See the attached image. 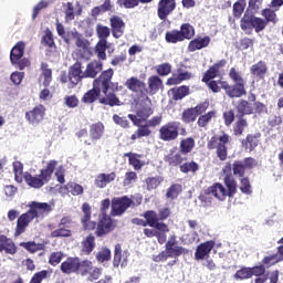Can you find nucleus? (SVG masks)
I'll use <instances>...</instances> for the list:
<instances>
[{"label":"nucleus","instance_id":"nucleus-1","mask_svg":"<svg viewBox=\"0 0 283 283\" xmlns=\"http://www.w3.org/2000/svg\"><path fill=\"white\" fill-rule=\"evenodd\" d=\"M29 207L30 210L18 218L15 235H21V233H25V229H28L30 222H32L34 218L45 216V213H50V211H52V206L45 202L33 201L29 205Z\"/></svg>","mask_w":283,"mask_h":283},{"label":"nucleus","instance_id":"nucleus-2","mask_svg":"<svg viewBox=\"0 0 283 283\" xmlns=\"http://www.w3.org/2000/svg\"><path fill=\"white\" fill-rule=\"evenodd\" d=\"M57 166L59 161L51 159L46 163L45 168L40 171L39 176H32L30 172H24L23 180L29 187H32L33 189H41L43 185L50 182L52 174H54V169H56Z\"/></svg>","mask_w":283,"mask_h":283},{"label":"nucleus","instance_id":"nucleus-3","mask_svg":"<svg viewBox=\"0 0 283 283\" xmlns=\"http://www.w3.org/2000/svg\"><path fill=\"white\" fill-rule=\"evenodd\" d=\"M224 184L227 187H224L222 184L212 185L208 188L207 193L214 196L217 200H220L221 202H224L227 198H233L238 189V184H235V181L231 178H226Z\"/></svg>","mask_w":283,"mask_h":283},{"label":"nucleus","instance_id":"nucleus-4","mask_svg":"<svg viewBox=\"0 0 283 283\" xmlns=\"http://www.w3.org/2000/svg\"><path fill=\"white\" fill-rule=\"evenodd\" d=\"M227 65V61L221 60L217 64H214L212 67H210L207 73L205 74L202 81L203 83H207L208 87L212 90L214 93L220 92V90L227 88V82L224 81H214L216 76H220L221 67H224Z\"/></svg>","mask_w":283,"mask_h":283},{"label":"nucleus","instance_id":"nucleus-5","mask_svg":"<svg viewBox=\"0 0 283 283\" xmlns=\"http://www.w3.org/2000/svg\"><path fill=\"white\" fill-rule=\"evenodd\" d=\"M229 144V136L227 134L217 135L211 138L208 144L210 149H217L220 160H227V145Z\"/></svg>","mask_w":283,"mask_h":283},{"label":"nucleus","instance_id":"nucleus-6","mask_svg":"<svg viewBox=\"0 0 283 283\" xmlns=\"http://www.w3.org/2000/svg\"><path fill=\"white\" fill-rule=\"evenodd\" d=\"M114 229H116V221H114L112 217L107 214H103L97 222L95 235H97V238H103V235H107V233H112Z\"/></svg>","mask_w":283,"mask_h":283},{"label":"nucleus","instance_id":"nucleus-7","mask_svg":"<svg viewBox=\"0 0 283 283\" xmlns=\"http://www.w3.org/2000/svg\"><path fill=\"white\" fill-rule=\"evenodd\" d=\"M180 127V123L178 122H170L166 125H164L159 129V137L161 140H176L178 138V129Z\"/></svg>","mask_w":283,"mask_h":283},{"label":"nucleus","instance_id":"nucleus-8","mask_svg":"<svg viewBox=\"0 0 283 283\" xmlns=\"http://www.w3.org/2000/svg\"><path fill=\"white\" fill-rule=\"evenodd\" d=\"M25 118L29 125H33V127H36V125H39V123H41L43 118H45V106H34L32 109L25 113Z\"/></svg>","mask_w":283,"mask_h":283},{"label":"nucleus","instance_id":"nucleus-9","mask_svg":"<svg viewBox=\"0 0 283 283\" xmlns=\"http://www.w3.org/2000/svg\"><path fill=\"white\" fill-rule=\"evenodd\" d=\"M81 223L84 231H94L96 229V222L92 221V207L85 202L82 206Z\"/></svg>","mask_w":283,"mask_h":283},{"label":"nucleus","instance_id":"nucleus-10","mask_svg":"<svg viewBox=\"0 0 283 283\" xmlns=\"http://www.w3.org/2000/svg\"><path fill=\"white\" fill-rule=\"evenodd\" d=\"M132 207V199L127 197L114 198L112 200V216H123Z\"/></svg>","mask_w":283,"mask_h":283},{"label":"nucleus","instance_id":"nucleus-11","mask_svg":"<svg viewBox=\"0 0 283 283\" xmlns=\"http://www.w3.org/2000/svg\"><path fill=\"white\" fill-rule=\"evenodd\" d=\"M112 76H114V70L108 69L104 71L101 76L94 81L95 90H102L103 94H107V90H109V83L112 81Z\"/></svg>","mask_w":283,"mask_h":283},{"label":"nucleus","instance_id":"nucleus-12","mask_svg":"<svg viewBox=\"0 0 283 283\" xmlns=\"http://www.w3.org/2000/svg\"><path fill=\"white\" fill-rule=\"evenodd\" d=\"M176 10V0H160L158 4V17L165 21Z\"/></svg>","mask_w":283,"mask_h":283},{"label":"nucleus","instance_id":"nucleus-13","mask_svg":"<svg viewBox=\"0 0 283 283\" xmlns=\"http://www.w3.org/2000/svg\"><path fill=\"white\" fill-rule=\"evenodd\" d=\"M216 247V242L213 241H206L201 244H199L195 252V259L196 260H206L209 258V254L211 251H213V248Z\"/></svg>","mask_w":283,"mask_h":283},{"label":"nucleus","instance_id":"nucleus-14","mask_svg":"<svg viewBox=\"0 0 283 283\" xmlns=\"http://www.w3.org/2000/svg\"><path fill=\"white\" fill-rule=\"evenodd\" d=\"M129 262V251L125 250L124 252L120 249V244L115 245V255L113 260V266H127Z\"/></svg>","mask_w":283,"mask_h":283},{"label":"nucleus","instance_id":"nucleus-15","mask_svg":"<svg viewBox=\"0 0 283 283\" xmlns=\"http://www.w3.org/2000/svg\"><path fill=\"white\" fill-rule=\"evenodd\" d=\"M69 78L73 85H78L82 78H87L85 75V71L82 70L80 62H76L70 67Z\"/></svg>","mask_w":283,"mask_h":283},{"label":"nucleus","instance_id":"nucleus-16","mask_svg":"<svg viewBox=\"0 0 283 283\" xmlns=\"http://www.w3.org/2000/svg\"><path fill=\"white\" fill-rule=\"evenodd\" d=\"M151 114H154L151 107L146 106L144 108L138 109L136 115L129 114L128 118H130L134 125L140 126L142 123H145V120H147L151 116Z\"/></svg>","mask_w":283,"mask_h":283},{"label":"nucleus","instance_id":"nucleus-17","mask_svg":"<svg viewBox=\"0 0 283 283\" xmlns=\"http://www.w3.org/2000/svg\"><path fill=\"white\" fill-rule=\"evenodd\" d=\"M81 266L80 258H67L64 262L61 263L62 273L70 275L71 273H76Z\"/></svg>","mask_w":283,"mask_h":283},{"label":"nucleus","instance_id":"nucleus-18","mask_svg":"<svg viewBox=\"0 0 283 283\" xmlns=\"http://www.w3.org/2000/svg\"><path fill=\"white\" fill-rule=\"evenodd\" d=\"M112 27V34L115 39H120L123 34H125V22L120 17H112L109 19Z\"/></svg>","mask_w":283,"mask_h":283},{"label":"nucleus","instance_id":"nucleus-19","mask_svg":"<svg viewBox=\"0 0 283 283\" xmlns=\"http://www.w3.org/2000/svg\"><path fill=\"white\" fill-rule=\"evenodd\" d=\"M116 180V172H109V174H98L95 177V187H97V189H105V187H107L111 182H114Z\"/></svg>","mask_w":283,"mask_h":283},{"label":"nucleus","instance_id":"nucleus-20","mask_svg":"<svg viewBox=\"0 0 283 283\" xmlns=\"http://www.w3.org/2000/svg\"><path fill=\"white\" fill-rule=\"evenodd\" d=\"M144 218H146L147 224H149V227H155L157 231H164V232L169 231V228L167 227V224L158 222V216L156 214V212L147 211Z\"/></svg>","mask_w":283,"mask_h":283},{"label":"nucleus","instance_id":"nucleus-21","mask_svg":"<svg viewBox=\"0 0 283 283\" xmlns=\"http://www.w3.org/2000/svg\"><path fill=\"white\" fill-rule=\"evenodd\" d=\"M125 156L128 158L129 165H132L135 171H140V169L147 165V161H145V156L143 155L127 153Z\"/></svg>","mask_w":283,"mask_h":283},{"label":"nucleus","instance_id":"nucleus-22","mask_svg":"<svg viewBox=\"0 0 283 283\" xmlns=\"http://www.w3.org/2000/svg\"><path fill=\"white\" fill-rule=\"evenodd\" d=\"M99 72H103V62L96 60L90 62L84 71L86 78H96Z\"/></svg>","mask_w":283,"mask_h":283},{"label":"nucleus","instance_id":"nucleus-23","mask_svg":"<svg viewBox=\"0 0 283 283\" xmlns=\"http://www.w3.org/2000/svg\"><path fill=\"white\" fill-rule=\"evenodd\" d=\"M184 160H186V158L182 156V153L176 149H170L169 153L165 156V161L169 163L171 167H178V165H182Z\"/></svg>","mask_w":283,"mask_h":283},{"label":"nucleus","instance_id":"nucleus-24","mask_svg":"<svg viewBox=\"0 0 283 283\" xmlns=\"http://www.w3.org/2000/svg\"><path fill=\"white\" fill-rule=\"evenodd\" d=\"M224 91L226 94L230 96V98H240V96H244V94H247L244 91V84H235L233 86H229V83H227Z\"/></svg>","mask_w":283,"mask_h":283},{"label":"nucleus","instance_id":"nucleus-25","mask_svg":"<svg viewBox=\"0 0 283 283\" xmlns=\"http://www.w3.org/2000/svg\"><path fill=\"white\" fill-rule=\"evenodd\" d=\"M106 93H103L102 88L96 90V84L93 83V90L88 91L86 94L83 96V102L84 103H94L96 98L101 102L102 96H105Z\"/></svg>","mask_w":283,"mask_h":283},{"label":"nucleus","instance_id":"nucleus-26","mask_svg":"<svg viewBox=\"0 0 283 283\" xmlns=\"http://www.w3.org/2000/svg\"><path fill=\"white\" fill-rule=\"evenodd\" d=\"M25 52V43L18 42L11 50L10 60L11 63H19L23 59V53Z\"/></svg>","mask_w":283,"mask_h":283},{"label":"nucleus","instance_id":"nucleus-27","mask_svg":"<svg viewBox=\"0 0 283 283\" xmlns=\"http://www.w3.org/2000/svg\"><path fill=\"white\" fill-rule=\"evenodd\" d=\"M211 43V39L209 36L198 38L190 41L188 45L189 52H196V50H202V48H207Z\"/></svg>","mask_w":283,"mask_h":283},{"label":"nucleus","instance_id":"nucleus-28","mask_svg":"<svg viewBox=\"0 0 283 283\" xmlns=\"http://www.w3.org/2000/svg\"><path fill=\"white\" fill-rule=\"evenodd\" d=\"M0 251H6V253H9L10 255H14V253H17V245H14L12 240L6 237H0Z\"/></svg>","mask_w":283,"mask_h":283},{"label":"nucleus","instance_id":"nucleus-29","mask_svg":"<svg viewBox=\"0 0 283 283\" xmlns=\"http://www.w3.org/2000/svg\"><path fill=\"white\" fill-rule=\"evenodd\" d=\"M103 134H105V126L103 123H96L91 125L90 136L92 140H101L103 138Z\"/></svg>","mask_w":283,"mask_h":283},{"label":"nucleus","instance_id":"nucleus-30","mask_svg":"<svg viewBox=\"0 0 283 283\" xmlns=\"http://www.w3.org/2000/svg\"><path fill=\"white\" fill-rule=\"evenodd\" d=\"M126 87L130 92H143L145 90V84L138 77H130L126 81Z\"/></svg>","mask_w":283,"mask_h":283},{"label":"nucleus","instance_id":"nucleus-31","mask_svg":"<svg viewBox=\"0 0 283 283\" xmlns=\"http://www.w3.org/2000/svg\"><path fill=\"white\" fill-rule=\"evenodd\" d=\"M191 78V73L189 72H180L179 74H174L167 81V85H180L182 81H189Z\"/></svg>","mask_w":283,"mask_h":283},{"label":"nucleus","instance_id":"nucleus-32","mask_svg":"<svg viewBox=\"0 0 283 283\" xmlns=\"http://www.w3.org/2000/svg\"><path fill=\"white\" fill-rule=\"evenodd\" d=\"M95 259L99 264H104V266L112 260V250L104 247L102 248L95 255Z\"/></svg>","mask_w":283,"mask_h":283},{"label":"nucleus","instance_id":"nucleus-33","mask_svg":"<svg viewBox=\"0 0 283 283\" xmlns=\"http://www.w3.org/2000/svg\"><path fill=\"white\" fill-rule=\"evenodd\" d=\"M42 74L40 76L42 84L44 87H50V83H52V70L48 66V64H41Z\"/></svg>","mask_w":283,"mask_h":283},{"label":"nucleus","instance_id":"nucleus-34","mask_svg":"<svg viewBox=\"0 0 283 283\" xmlns=\"http://www.w3.org/2000/svg\"><path fill=\"white\" fill-rule=\"evenodd\" d=\"M96 249L95 238L92 234H88L83 241H82V251L84 253H92Z\"/></svg>","mask_w":283,"mask_h":283},{"label":"nucleus","instance_id":"nucleus-35","mask_svg":"<svg viewBox=\"0 0 283 283\" xmlns=\"http://www.w3.org/2000/svg\"><path fill=\"white\" fill-rule=\"evenodd\" d=\"M266 72V63L264 62H258L251 67V74H253V76H256L258 78H264Z\"/></svg>","mask_w":283,"mask_h":283},{"label":"nucleus","instance_id":"nucleus-36","mask_svg":"<svg viewBox=\"0 0 283 283\" xmlns=\"http://www.w3.org/2000/svg\"><path fill=\"white\" fill-rule=\"evenodd\" d=\"M148 87L151 94H156L159 90H163V80L158 75H153L148 78Z\"/></svg>","mask_w":283,"mask_h":283},{"label":"nucleus","instance_id":"nucleus-37","mask_svg":"<svg viewBox=\"0 0 283 283\" xmlns=\"http://www.w3.org/2000/svg\"><path fill=\"white\" fill-rule=\"evenodd\" d=\"M193 147H196V140H193V138L191 137H188L180 142V151L184 155L191 154V151H193Z\"/></svg>","mask_w":283,"mask_h":283},{"label":"nucleus","instance_id":"nucleus-38","mask_svg":"<svg viewBox=\"0 0 283 283\" xmlns=\"http://www.w3.org/2000/svg\"><path fill=\"white\" fill-rule=\"evenodd\" d=\"M283 260V245L279 247L276 254L265 256L263 259L264 264H276Z\"/></svg>","mask_w":283,"mask_h":283},{"label":"nucleus","instance_id":"nucleus-39","mask_svg":"<svg viewBox=\"0 0 283 283\" xmlns=\"http://www.w3.org/2000/svg\"><path fill=\"white\" fill-rule=\"evenodd\" d=\"M99 103H102V105H109L111 107H114V105H120V101H118L116 95L107 93L99 97Z\"/></svg>","mask_w":283,"mask_h":283},{"label":"nucleus","instance_id":"nucleus-40","mask_svg":"<svg viewBox=\"0 0 283 283\" xmlns=\"http://www.w3.org/2000/svg\"><path fill=\"white\" fill-rule=\"evenodd\" d=\"M258 143H260V133H256L254 135H248L244 146L250 151H253V149L258 147Z\"/></svg>","mask_w":283,"mask_h":283},{"label":"nucleus","instance_id":"nucleus-41","mask_svg":"<svg viewBox=\"0 0 283 283\" xmlns=\"http://www.w3.org/2000/svg\"><path fill=\"white\" fill-rule=\"evenodd\" d=\"M170 94L172 95L175 101H181V98H185L189 94V87L187 86H180L177 88L170 90Z\"/></svg>","mask_w":283,"mask_h":283},{"label":"nucleus","instance_id":"nucleus-42","mask_svg":"<svg viewBox=\"0 0 283 283\" xmlns=\"http://www.w3.org/2000/svg\"><path fill=\"white\" fill-rule=\"evenodd\" d=\"M150 134L151 130H149V126H147V124L143 126L142 123L137 132H135L130 138L132 140H138V138H145V136H149Z\"/></svg>","mask_w":283,"mask_h":283},{"label":"nucleus","instance_id":"nucleus-43","mask_svg":"<svg viewBox=\"0 0 283 283\" xmlns=\"http://www.w3.org/2000/svg\"><path fill=\"white\" fill-rule=\"evenodd\" d=\"M253 19L254 17L249 13H245L243 15V18L241 19V29L244 32H251V30H253Z\"/></svg>","mask_w":283,"mask_h":283},{"label":"nucleus","instance_id":"nucleus-44","mask_svg":"<svg viewBox=\"0 0 283 283\" xmlns=\"http://www.w3.org/2000/svg\"><path fill=\"white\" fill-rule=\"evenodd\" d=\"M107 50V40L102 39L96 44V54L98 59L102 61H105L107 59V55L105 54V51Z\"/></svg>","mask_w":283,"mask_h":283},{"label":"nucleus","instance_id":"nucleus-45","mask_svg":"<svg viewBox=\"0 0 283 283\" xmlns=\"http://www.w3.org/2000/svg\"><path fill=\"white\" fill-rule=\"evenodd\" d=\"M13 174L17 182H23L24 174H23V164H21V161L13 163Z\"/></svg>","mask_w":283,"mask_h":283},{"label":"nucleus","instance_id":"nucleus-46","mask_svg":"<svg viewBox=\"0 0 283 283\" xmlns=\"http://www.w3.org/2000/svg\"><path fill=\"white\" fill-rule=\"evenodd\" d=\"M73 39H75V44L81 50H87V48H90V42L85 38H83V35H81L78 32H73Z\"/></svg>","mask_w":283,"mask_h":283},{"label":"nucleus","instance_id":"nucleus-47","mask_svg":"<svg viewBox=\"0 0 283 283\" xmlns=\"http://www.w3.org/2000/svg\"><path fill=\"white\" fill-rule=\"evenodd\" d=\"M65 258V253L57 251V252H52L49 256V264L51 266H59L61 264V260Z\"/></svg>","mask_w":283,"mask_h":283},{"label":"nucleus","instance_id":"nucleus-48","mask_svg":"<svg viewBox=\"0 0 283 283\" xmlns=\"http://www.w3.org/2000/svg\"><path fill=\"white\" fill-rule=\"evenodd\" d=\"M166 41L167 43H179L180 41H184L182 34L180 31L174 30L166 33Z\"/></svg>","mask_w":283,"mask_h":283},{"label":"nucleus","instance_id":"nucleus-49","mask_svg":"<svg viewBox=\"0 0 283 283\" xmlns=\"http://www.w3.org/2000/svg\"><path fill=\"white\" fill-rule=\"evenodd\" d=\"M198 169H200V166L195 161L186 163L180 166V171H182V174H196Z\"/></svg>","mask_w":283,"mask_h":283},{"label":"nucleus","instance_id":"nucleus-50","mask_svg":"<svg viewBox=\"0 0 283 283\" xmlns=\"http://www.w3.org/2000/svg\"><path fill=\"white\" fill-rule=\"evenodd\" d=\"M229 76L231 81L235 83V85H244V78L242 77V73H240V71H238L237 69L232 67L229 72Z\"/></svg>","mask_w":283,"mask_h":283},{"label":"nucleus","instance_id":"nucleus-51","mask_svg":"<svg viewBox=\"0 0 283 283\" xmlns=\"http://www.w3.org/2000/svg\"><path fill=\"white\" fill-rule=\"evenodd\" d=\"M93 268L92 261H80L77 273H81L85 277L90 274Z\"/></svg>","mask_w":283,"mask_h":283},{"label":"nucleus","instance_id":"nucleus-52","mask_svg":"<svg viewBox=\"0 0 283 283\" xmlns=\"http://www.w3.org/2000/svg\"><path fill=\"white\" fill-rule=\"evenodd\" d=\"M72 230L63 227H59V229L51 232V238H71Z\"/></svg>","mask_w":283,"mask_h":283},{"label":"nucleus","instance_id":"nucleus-53","mask_svg":"<svg viewBox=\"0 0 283 283\" xmlns=\"http://www.w3.org/2000/svg\"><path fill=\"white\" fill-rule=\"evenodd\" d=\"M179 32H180L184 41H185V39H191L193 36V34H196V31L189 23L182 24L181 30Z\"/></svg>","mask_w":283,"mask_h":283},{"label":"nucleus","instance_id":"nucleus-54","mask_svg":"<svg viewBox=\"0 0 283 283\" xmlns=\"http://www.w3.org/2000/svg\"><path fill=\"white\" fill-rule=\"evenodd\" d=\"M50 6V1L48 0H41L39 3H36L33 7V11H32V19H36V17H39V13L41 12V10H45V8H48Z\"/></svg>","mask_w":283,"mask_h":283},{"label":"nucleus","instance_id":"nucleus-55","mask_svg":"<svg viewBox=\"0 0 283 283\" xmlns=\"http://www.w3.org/2000/svg\"><path fill=\"white\" fill-rule=\"evenodd\" d=\"M65 188L72 196H81L83 193V186L75 182L67 184Z\"/></svg>","mask_w":283,"mask_h":283},{"label":"nucleus","instance_id":"nucleus-56","mask_svg":"<svg viewBox=\"0 0 283 283\" xmlns=\"http://www.w3.org/2000/svg\"><path fill=\"white\" fill-rule=\"evenodd\" d=\"M166 253L168 254V258H179V255H182V253H185V248L174 245L171 248L166 249Z\"/></svg>","mask_w":283,"mask_h":283},{"label":"nucleus","instance_id":"nucleus-57","mask_svg":"<svg viewBox=\"0 0 283 283\" xmlns=\"http://www.w3.org/2000/svg\"><path fill=\"white\" fill-rule=\"evenodd\" d=\"M244 8H247V2L244 0H239L233 4V15L240 19L242 17V12H244Z\"/></svg>","mask_w":283,"mask_h":283},{"label":"nucleus","instance_id":"nucleus-58","mask_svg":"<svg viewBox=\"0 0 283 283\" xmlns=\"http://www.w3.org/2000/svg\"><path fill=\"white\" fill-rule=\"evenodd\" d=\"M237 108L240 114H251L253 112V106L247 101H240Z\"/></svg>","mask_w":283,"mask_h":283},{"label":"nucleus","instance_id":"nucleus-59","mask_svg":"<svg viewBox=\"0 0 283 283\" xmlns=\"http://www.w3.org/2000/svg\"><path fill=\"white\" fill-rule=\"evenodd\" d=\"M196 118H198V115L196 113V109H193V108H189V109L185 111L182 114V120L185 123H193L196 120Z\"/></svg>","mask_w":283,"mask_h":283},{"label":"nucleus","instance_id":"nucleus-60","mask_svg":"<svg viewBox=\"0 0 283 283\" xmlns=\"http://www.w3.org/2000/svg\"><path fill=\"white\" fill-rule=\"evenodd\" d=\"M181 242H184V244H193V242H200V239H198V232H191L190 234H184L181 237Z\"/></svg>","mask_w":283,"mask_h":283},{"label":"nucleus","instance_id":"nucleus-61","mask_svg":"<svg viewBox=\"0 0 283 283\" xmlns=\"http://www.w3.org/2000/svg\"><path fill=\"white\" fill-rule=\"evenodd\" d=\"M96 32L99 40L104 39V41H107V36H109L112 31L109 30V28L98 24L96 27Z\"/></svg>","mask_w":283,"mask_h":283},{"label":"nucleus","instance_id":"nucleus-62","mask_svg":"<svg viewBox=\"0 0 283 283\" xmlns=\"http://www.w3.org/2000/svg\"><path fill=\"white\" fill-rule=\"evenodd\" d=\"M64 105L74 109V107H78V97L75 95H67L64 97Z\"/></svg>","mask_w":283,"mask_h":283},{"label":"nucleus","instance_id":"nucleus-63","mask_svg":"<svg viewBox=\"0 0 283 283\" xmlns=\"http://www.w3.org/2000/svg\"><path fill=\"white\" fill-rule=\"evenodd\" d=\"M235 280H249L251 277V268H242L234 274Z\"/></svg>","mask_w":283,"mask_h":283},{"label":"nucleus","instance_id":"nucleus-64","mask_svg":"<svg viewBox=\"0 0 283 283\" xmlns=\"http://www.w3.org/2000/svg\"><path fill=\"white\" fill-rule=\"evenodd\" d=\"M252 28H254L255 32H262L266 28V21L262 18H253Z\"/></svg>","mask_w":283,"mask_h":283}]
</instances>
